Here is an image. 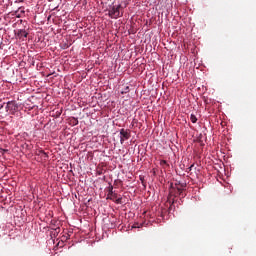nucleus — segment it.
<instances>
[{"label":"nucleus","instance_id":"1","mask_svg":"<svg viewBox=\"0 0 256 256\" xmlns=\"http://www.w3.org/2000/svg\"><path fill=\"white\" fill-rule=\"evenodd\" d=\"M108 15L111 19H119V17H123V13H121V5L110 6Z\"/></svg>","mask_w":256,"mask_h":256},{"label":"nucleus","instance_id":"2","mask_svg":"<svg viewBox=\"0 0 256 256\" xmlns=\"http://www.w3.org/2000/svg\"><path fill=\"white\" fill-rule=\"evenodd\" d=\"M107 199H111L112 201H115L118 205H121V201L123 198H119L117 193L113 192V186H109Z\"/></svg>","mask_w":256,"mask_h":256},{"label":"nucleus","instance_id":"3","mask_svg":"<svg viewBox=\"0 0 256 256\" xmlns=\"http://www.w3.org/2000/svg\"><path fill=\"white\" fill-rule=\"evenodd\" d=\"M130 138H131V133L129 132V130H125V129L120 130V143H121V145H123V143H125V141H127Z\"/></svg>","mask_w":256,"mask_h":256},{"label":"nucleus","instance_id":"4","mask_svg":"<svg viewBox=\"0 0 256 256\" xmlns=\"http://www.w3.org/2000/svg\"><path fill=\"white\" fill-rule=\"evenodd\" d=\"M17 109H19V105L15 101H9L6 105V111H10V113H15Z\"/></svg>","mask_w":256,"mask_h":256},{"label":"nucleus","instance_id":"5","mask_svg":"<svg viewBox=\"0 0 256 256\" xmlns=\"http://www.w3.org/2000/svg\"><path fill=\"white\" fill-rule=\"evenodd\" d=\"M27 35H29V33H27V31H25V30H19L17 33V37L19 39H23V37L27 38Z\"/></svg>","mask_w":256,"mask_h":256},{"label":"nucleus","instance_id":"6","mask_svg":"<svg viewBox=\"0 0 256 256\" xmlns=\"http://www.w3.org/2000/svg\"><path fill=\"white\" fill-rule=\"evenodd\" d=\"M190 120L192 123H197V116H195V114H191Z\"/></svg>","mask_w":256,"mask_h":256},{"label":"nucleus","instance_id":"7","mask_svg":"<svg viewBox=\"0 0 256 256\" xmlns=\"http://www.w3.org/2000/svg\"><path fill=\"white\" fill-rule=\"evenodd\" d=\"M73 124H74V125H79V120H77V119L74 118Z\"/></svg>","mask_w":256,"mask_h":256},{"label":"nucleus","instance_id":"8","mask_svg":"<svg viewBox=\"0 0 256 256\" xmlns=\"http://www.w3.org/2000/svg\"><path fill=\"white\" fill-rule=\"evenodd\" d=\"M193 167H195L194 164H192L190 167H189V171H191L193 169Z\"/></svg>","mask_w":256,"mask_h":256},{"label":"nucleus","instance_id":"9","mask_svg":"<svg viewBox=\"0 0 256 256\" xmlns=\"http://www.w3.org/2000/svg\"><path fill=\"white\" fill-rule=\"evenodd\" d=\"M20 1V3H23L25 0H19Z\"/></svg>","mask_w":256,"mask_h":256},{"label":"nucleus","instance_id":"10","mask_svg":"<svg viewBox=\"0 0 256 256\" xmlns=\"http://www.w3.org/2000/svg\"><path fill=\"white\" fill-rule=\"evenodd\" d=\"M126 91H129V87H126Z\"/></svg>","mask_w":256,"mask_h":256}]
</instances>
